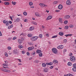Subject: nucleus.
Instances as JSON below:
<instances>
[{
    "mask_svg": "<svg viewBox=\"0 0 76 76\" xmlns=\"http://www.w3.org/2000/svg\"><path fill=\"white\" fill-rule=\"evenodd\" d=\"M72 54H72V53H71L69 54V56H72Z\"/></svg>",
    "mask_w": 76,
    "mask_h": 76,
    "instance_id": "nucleus-47",
    "label": "nucleus"
},
{
    "mask_svg": "<svg viewBox=\"0 0 76 76\" xmlns=\"http://www.w3.org/2000/svg\"><path fill=\"white\" fill-rule=\"evenodd\" d=\"M32 36V35L31 34H28V37H31Z\"/></svg>",
    "mask_w": 76,
    "mask_h": 76,
    "instance_id": "nucleus-28",
    "label": "nucleus"
},
{
    "mask_svg": "<svg viewBox=\"0 0 76 76\" xmlns=\"http://www.w3.org/2000/svg\"><path fill=\"white\" fill-rule=\"evenodd\" d=\"M44 4H43L40 3L39 5H40L41 7H44Z\"/></svg>",
    "mask_w": 76,
    "mask_h": 76,
    "instance_id": "nucleus-14",
    "label": "nucleus"
},
{
    "mask_svg": "<svg viewBox=\"0 0 76 76\" xmlns=\"http://www.w3.org/2000/svg\"><path fill=\"white\" fill-rule=\"evenodd\" d=\"M34 47L32 46V47H29L28 48V50H34Z\"/></svg>",
    "mask_w": 76,
    "mask_h": 76,
    "instance_id": "nucleus-10",
    "label": "nucleus"
},
{
    "mask_svg": "<svg viewBox=\"0 0 76 76\" xmlns=\"http://www.w3.org/2000/svg\"><path fill=\"white\" fill-rule=\"evenodd\" d=\"M3 22L4 23H6V25L7 26H8L9 25V22L8 21H6L5 20L3 21Z\"/></svg>",
    "mask_w": 76,
    "mask_h": 76,
    "instance_id": "nucleus-1",
    "label": "nucleus"
},
{
    "mask_svg": "<svg viewBox=\"0 0 76 76\" xmlns=\"http://www.w3.org/2000/svg\"><path fill=\"white\" fill-rule=\"evenodd\" d=\"M59 22H60V23H63V22H62V18H59L58 19Z\"/></svg>",
    "mask_w": 76,
    "mask_h": 76,
    "instance_id": "nucleus-19",
    "label": "nucleus"
},
{
    "mask_svg": "<svg viewBox=\"0 0 76 76\" xmlns=\"http://www.w3.org/2000/svg\"><path fill=\"white\" fill-rule=\"evenodd\" d=\"M70 16L69 15H66L64 16V18L66 19H69V18H70Z\"/></svg>",
    "mask_w": 76,
    "mask_h": 76,
    "instance_id": "nucleus-9",
    "label": "nucleus"
},
{
    "mask_svg": "<svg viewBox=\"0 0 76 76\" xmlns=\"http://www.w3.org/2000/svg\"><path fill=\"white\" fill-rule=\"evenodd\" d=\"M52 52L54 53V54H57V50L56 49V48H53L52 49Z\"/></svg>",
    "mask_w": 76,
    "mask_h": 76,
    "instance_id": "nucleus-2",
    "label": "nucleus"
},
{
    "mask_svg": "<svg viewBox=\"0 0 76 76\" xmlns=\"http://www.w3.org/2000/svg\"><path fill=\"white\" fill-rule=\"evenodd\" d=\"M59 35L61 36H63V35H64V34L62 32H61L59 33Z\"/></svg>",
    "mask_w": 76,
    "mask_h": 76,
    "instance_id": "nucleus-18",
    "label": "nucleus"
},
{
    "mask_svg": "<svg viewBox=\"0 0 76 76\" xmlns=\"http://www.w3.org/2000/svg\"><path fill=\"white\" fill-rule=\"evenodd\" d=\"M3 65L4 66H7V67H8V65H7V64H3Z\"/></svg>",
    "mask_w": 76,
    "mask_h": 76,
    "instance_id": "nucleus-41",
    "label": "nucleus"
},
{
    "mask_svg": "<svg viewBox=\"0 0 76 76\" xmlns=\"http://www.w3.org/2000/svg\"><path fill=\"white\" fill-rule=\"evenodd\" d=\"M53 64V63L51 62L49 63V65L50 66H52Z\"/></svg>",
    "mask_w": 76,
    "mask_h": 76,
    "instance_id": "nucleus-40",
    "label": "nucleus"
},
{
    "mask_svg": "<svg viewBox=\"0 0 76 76\" xmlns=\"http://www.w3.org/2000/svg\"><path fill=\"white\" fill-rule=\"evenodd\" d=\"M44 72H48V69L46 68L43 71Z\"/></svg>",
    "mask_w": 76,
    "mask_h": 76,
    "instance_id": "nucleus-24",
    "label": "nucleus"
},
{
    "mask_svg": "<svg viewBox=\"0 0 76 76\" xmlns=\"http://www.w3.org/2000/svg\"><path fill=\"white\" fill-rule=\"evenodd\" d=\"M56 37H57V35H55V36H52V38H56Z\"/></svg>",
    "mask_w": 76,
    "mask_h": 76,
    "instance_id": "nucleus-37",
    "label": "nucleus"
},
{
    "mask_svg": "<svg viewBox=\"0 0 76 76\" xmlns=\"http://www.w3.org/2000/svg\"><path fill=\"white\" fill-rule=\"evenodd\" d=\"M24 39V38H20V39L18 40V42L19 43V44H21L22 41Z\"/></svg>",
    "mask_w": 76,
    "mask_h": 76,
    "instance_id": "nucleus-6",
    "label": "nucleus"
},
{
    "mask_svg": "<svg viewBox=\"0 0 76 76\" xmlns=\"http://www.w3.org/2000/svg\"><path fill=\"white\" fill-rule=\"evenodd\" d=\"M53 63L56 64H58V62H57V60H54L53 61Z\"/></svg>",
    "mask_w": 76,
    "mask_h": 76,
    "instance_id": "nucleus-11",
    "label": "nucleus"
},
{
    "mask_svg": "<svg viewBox=\"0 0 76 76\" xmlns=\"http://www.w3.org/2000/svg\"><path fill=\"white\" fill-rule=\"evenodd\" d=\"M64 42H67V40L66 39H65L64 40Z\"/></svg>",
    "mask_w": 76,
    "mask_h": 76,
    "instance_id": "nucleus-54",
    "label": "nucleus"
},
{
    "mask_svg": "<svg viewBox=\"0 0 76 76\" xmlns=\"http://www.w3.org/2000/svg\"><path fill=\"white\" fill-rule=\"evenodd\" d=\"M35 61L36 63H38V62H39V61H38L37 60H35Z\"/></svg>",
    "mask_w": 76,
    "mask_h": 76,
    "instance_id": "nucleus-53",
    "label": "nucleus"
},
{
    "mask_svg": "<svg viewBox=\"0 0 76 76\" xmlns=\"http://www.w3.org/2000/svg\"><path fill=\"white\" fill-rule=\"evenodd\" d=\"M57 48L58 49L61 48V49H62V48H63V45H60Z\"/></svg>",
    "mask_w": 76,
    "mask_h": 76,
    "instance_id": "nucleus-12",
    "label": "nucleus"
},
{
    "mask_svg": "<svg viewBox=\"0 0 76 76\" xmlns=\"http://www.w3.org/2000/svg\"><path fill=\"white\" fill-rule=\"evenodd\" d=\"M10 26L12 28H13V24H12L11 26Z\"/></svg>",
    "mask_w": 76,
    "mask_h": 76,
    "instance_id": "nucleus-64",
    "label": "nucleus"
},
{
    "mask_svg": "<svg viewBox=\"0 0 76 76\" xmlns=\"http://www.w3.org/2000/svg\"><path fill=\"white\" fill-rule=\"evenodd\" d=\"M35 15L37 16H38L39 17H40V16H41V15H39V13L38 12H36L35 13Z\"/></svg>",
    "mask_w": 76,
    "mask_h": 76,
    "instance_id": "nucleus-13",
    "label": "nucleus"
},
{
    "mask_svg": "<svg viewBox=\"0 0 76 76\" xmlns=\"http://www.w3.org/2000/svg\"><path fill=\"white\" fill-rule=\"evenodd\" d=\"M58 8L59 9H60V10H61L62 9H63V5L61 4H60L58 6Z\"/></svg>",
    "mask_w": 76,
    "mask_h": 76,
    "instance_id": "nucleus-8",
    "label": "nucleus"
},
{
    "mask_svg": "<svg viewBox=\"0 0 76 76\" xmlns=\"http://www.w3.org/2000/svg\"><path fill=\"white\" fill-rule=\"evenodd\" d=\"M13 51L14 54H19V51L17 50H14Z\"/></svg>",
    "mask_w": 76,
    "mask_h": 76,
    "instance_id": "nucleus-7",
    "label": "nucleus"
},
{
    "mask_svg": "<svg viewBox=\"0 0 76 76\" xmlns=\"http://www.w3.org/2000/svg\"><path fill=\"white\" fill-rule=\"evenodd\" d=\"M72 70L73 72H76V67H74L72 69Z\"/></svg>",
    "mask_w": 76,
    "mask_h": 76,
    "instance_id": "nucleus-22",
    "label": "nucleus"
},
{
    "mask_svg": "<svg viewBox=\"0 0 76 76\" xmlns=\"http://www.w3.org/2000/svg\"><path fill=\"white\" fill-rule=\"evenodd\" d=\"M24 22H27V19H25V20H24Z\"/></svg>",
    "mask_w": 76,
    "mask_h": 76,
    "instance_id": "nucleus-49",
    "label": "nucleus"
},
{
    "mask_svg": "<svg viewBox=\"0 0 76 76\" xmlns=\"http://www.w3.org/2000/svg\"><path fill=\"white\" fill-rule=\"evenodd\" d=\"M11 28H12L10 26H8V29H11Z\"/></svg>",
    "mask_w": 76,
    "mask_h": 76,
    "instance_id": "nucleus-50",
    "label": "nucleus"
},
{
    "mask_svg": "<svg viewBox=\"0 0 76 76\" xmlns=\"http://www.w3.org/2000/svg\"><path fill=\"white\" fill-rule=\"evenodd\" d=\"M36 53L38 54H39V53H42V52L40 50H37L36 51Z\"/></svg>",
    "mask_w": 76,
    "mask_h": 76,
    "instance_id": "nucleus-16",
    "label": "nucleus"
},
{
    "mask_svg": "<svg viewBox=\"0 0 76 76\" xmlns=\"http://www.w3.org/2000/svg\"><path fill=\"white\" fill-rule=\"evenodd\" d=\"M70 60L72 61H75V58L73 56H72L70 57Z\"/></svg>",
    "mask_w": 76,
    "mask_h": 76,
    "instance_id": "nucleus-3",
    "label": "nucleus"
},
{
    "mask_svg": "<svg viewBox=\"0 0 76 76\" xmlns=\"http://www.w3.org/2000/svg\"><path fill=\"white\" fill-rule=\"evenodd\" d=\"M7 69H6L4 68L3 71V72H7Z\"/></svg>",
    "mask_w": 76,
    "mask_h": 76,
    "instance_id": "nucleus-45",
    "label": "nucleus"
},
{
    "mask_svg": "<svg viewBox=\"0 0 76 76\" xmlns=\"http://www.w3.org/2000/svg\"><path fill=\"white\" fill-rule=\"evenodd\" d=\"M50 69H52L53 68V66H51L50 67Z\"/></svg>",
    "mask_w": 76,
    "mask_h": 76,
    "instance_id": "nucleus-57",
    "label": "nucleus"
},
{
    "mask_svg": "<svg viewBox=\"0 0 76 76\" xmlns=\"http://www.w3.org/2000/svg\"><path fill=\"white\" fill-rule=\"evenodd\" d=\"M39 56L40 57H41L42 56V53H41L39 54Z\"/></svg>",
    "mask_w": 76,
    "mask_h": 76,
    "instance_id": "nucleus-44",
    "label": "nucleus"
},
{
    "mask_svg": "<svg viewBox=\"0 0 76 76\" xmlns=\"http://www.w3.org/2000/svg\"><path fill=\"white\" fill-rule=\"evenodd\" d=\"M9 22L10 24H12V22L11 21H10Z\"/></svg>",
    "mask_w": 76,
    "mask_h": 76,
    "instance_id": "nucleus-52",
    "label": "nucleus"
},
{
    "mask_svg": "<svg viewBox=\"0 0 76 76\" xmlns=\"http://www.w3.org/2000/svg\"><path fill=\"white\" fill-rule=\"evenodd\" d=\"M68 66H71L72 65V63H70V62H68V64H67Z\"/></svg>",
    "mask_w": 76,
    "mask_h": 76,
    "instance_id": "nucleus-29",
    "label": "nucleus"
},
{
    "mask_svg": "<svg viewBox=\"0 0 76 76\" xmlns=\"http://www.w3.org/2000/svg\"><path fill=\"white\" fill-rule=\"evenodd\" d=\"M16 3L15 2H13V1H12V3L14 5H15L16 4Z\"/></svg>",
    "mask_w": 76,
    "mask_h": 76,
    "instance_id": "nucleus-42",
    "label": "nucleus"
},
{
    "mask_svg": "<svg viewBox=\"0 0 76 76\" xmlns=\"http://www.w3.org/2000/svg\"><path fill=\"white\" fill-rule=\"evenodd\" d=\"M53 3L54 4H56L57 3H58V1H54Z\"/></svg>",
    "mask_w": 76,
    "mask_h": 76,
    "instance_id": "nucleus-38",
    "label": "nucleus"
},
{
    "mask_svg": "<svg viewBox=\"0 0 76 76\" xmlns=\"http://www.w3.org/2000/svg\"><path fill=\"white\" fill-rule=\"evenodd\" d=\"M39 38H42V34H39Z\"/></svg>",
    "mask_w": 76,
    "mask_h": 76,
    "instance_id": "nucleus-30",
    "label": "nucleus"
},
{
    "mask_svg": "<svg viewBox=\"0 0 76 76\" xmlns=\"http://www.w3.org/2000/svg\"><path fill=\"white\" fill-rule=\"evenodd\" d=\"M2 35V34H1V31H0V36H1Z\"/></svg>",
    "mask_w": 76,
    "mask_h": 76,
    "instance_id": "nucleus-62",
    "label": "nucleus"
},
{
    "mask_svg": "<svg viewBox=\"0 0 76 76\" xmlns=\"http://www.w3.org/2000/svg\"><path fill=\"white\" fill-rule=\"evenodd\" d=\"M42 67H46V64H45V63H42Z\"/></svg>",
    "mask_w": 76,
    "mask_h": 76,
    "instance_id": "nucleus-15",
    "label": "nucleus"
},
{
    "mask_svg": "<svg viewBox=\"0 0 76 76\" xmlns=\"http://www.w3.org/2000/svg\"><path fill=\"white\" fill-rule=\"evenodd\" d=\"M46 64H47V65H50V63H47Z\"/></svg>",
    "mask_w": 76,
    "mask_h": 76,
    "instance_id": "nucleus-63",
    "label": "nucleus"
},
{
    "mask_svg": "<svg viewBox=\"0 0 76 76\" xmlns=\"http://www.w3.org/2000/svg\"><path fill=\"white\" fill-rule=\"evenodd\" d=\"M69 28H72L73 27V25H70L69 26Z\"/></svg>",
    "mask_w": 76,
    "mask_h": 76,
    "instance_id": "nucleus-34",
    "label": "nucleus"
},
{
    "mask_svg": "<svg viewBox=\"0 0 76 76\" xmlns=\"http://www.w3.org/2000/svg\"><path fill=\"white\" fill-rule=\"evenodd\" d=\"M29 29L30 31H32V30H34V28L32 27H30Z\"/></svg>",
    "mask_w": 76,
    "mask_h": 76,
    "instance_id": "nucleus-26",
    "label": "nucleus"
},
{
    "mask_svg": "<svg viewBox=\"0 0 76 76\" xmlns=\"http://www.w3.org/2000/svg\"><path fill=\"white\" fill-rule=\"evenodd\" d=\"M20 21V18H17V19L15 20V22H19Z\"/></svg>",
    "mask_w": 76,
    "mask_h": 76,
    "instance_id": "nucleus-21",
    "label": "nucleus"
},
{
    "mask_svg": "<svg viewBox=\"0 0 76 76\" xmlns=\"http://www.w3.org/2000/svg\"><path fill=\"white\" fill-rule=\"evenodd\" d=\"M46 35L47 37H49V34H46Z\"/></svg>",
    "mask_w": 76,
    "mask_h": 76,
    "instance_id": "nucleus-55",
    "label": "nucleus"
},
{
    "mask_svg": "<svg viewBox=\"0 0 76 76\" xmlns=\"http://www.w3.org/2000/svg\"><path fill=\"white\" fill-rule=\"evenodd\" d=\"M22 54H25V51H22Z\"/></svg>",
    "mask_w": 76,
    "mask_h": 76,
    "instance_id": "nucleus-56",
    "label": "nucleus"
},
{
    "mask_svg": "<svg viewBox=\"0 0 76 76\" xmlns=\"http://www.w3.org/2000/svg\"><path fill=\"white\" fill-rule=\"evenodd\" d=\"M32 38H38V37H37V36H34L33 37H32Z\"/></svg>",
    "mask_w": 76,
    "mask_h": 76,
    "instance_id": "nucleus-46",
    "label": "nucleus"
},
{
    "mask_svg": "<svg viewBox=\"0 0 76 76\" xmlns=\"http://www.w3.org/2000/svg\"><path fill=\"white\" fill-rule=\"evenodd\" d=\"M4 4H5V5H9V4H10V3L6 2L4 3Z\"/></svg>",
    "mask_w": 76,
    "mask_h": 76,
    "instance_id": "nucleus-25",
    "label": "nucleus"
},
{
    "mask_svg": "<svg viewBox=\"0 0 76 76\" xmlns=\"http://www.w3.org/2000/svg\"><path fill=\"white\" fill-rule=\"evenodd\" d=\"M0 69L1 70V71H3V70L4 69V68H1Z\"/></svg>",
    "mask_w": 76,
    "mask_h": 76,
    "instance_id": "nucleus-51",
    "label": "nucleus"
},
{
    "mask_svg": "<svg viewBox=\"0 0 76 76\" xmlns=\"http://www.w3.org/2000/svg\"><path fill=\"white\" fill-rule=\"evenodd\" d=\"M29 4L30 6H32V5H33V3L32 2H30Z\"/></svg>",
    "mask_w": 76,
    "mask_h": 76,
    "instance_id": "nucleus-27",
    "label": "nucleus"
},
{
    "mask_svg": "<svg viewBox=\"0 0 76 76\" xmlns=\"http://www.w3.org/2000/svg\"><path fill=\"white\" fill-rule=\"evenodd\" d=\"M73 66L74 67H76V64H73Z\"/></svg>",
    "mask_w": 76,
    "mask_h": 76,
    "instance_id": "nucleus-43",
    "label": "nucleus"
},
{
    "mask_svg": "<svg viewBox=\"0 0 76 76\" xmlns=\"http://www.w3.org/2000/svg\"><path fill=\"white\" fill-rule=\"evenodd\" d=\"M26 54L27 56H29V52H27Z\"/></svg>",
    "mask_w": 76,
    "mask_h": 76,
    "instance_id": "nucleus-58",
    "label": "nucleus"
},
{
    "mask_svg": "<svg viewBox=\"0 0 76 76\" xmlns=\"http://www.w3.org/2000/svg\"><path fill=\"white\" fill-rule=\"evenodd\" d=\"M56 12H60V10H56Z\"/></svg>",
    "mask_w": 76,
    "mask_h": 76,
    "instance_id": "nucleus-61",
    "label": "nucleus"
},
{
    "mask_svg": "<svg viewBox=\"0 0 76 76\" xmlns=\"http://www.w3.org/2000/svg\"><path fill=\"white\" fill-rule=\"evenodd\" d=\"M68 23V21L67 20H65L64 22V24H67Z\"/></svg>",
    "mask_w": 76,
    "mask_h": 76,
    "instance_id": "nucleus-35",
    "label": "nucleus"
},
{
    "mask_svg": "<svg viewBox=\"0 0 76 76\" xmlns=\"http://www.w3.org/2000/svg\"><path fill=\"white\" fill-rule=\"evenodd\" d=\"M67 76H73L72 74H68L66 75Z\"/></svg>",
    "mask_w": 76,
    "mask_h": 76,
    "instance_id": "nucleus-32",
    "label": "nucleus"
},
{
    "mask_svg": "<svg viewBox=\"0 0 76 76\" xmlns=\"http://www.w3.org/2000/svg\"><path fill=\"white\" fill-rule=\"evenodd\" d=\"M65 36H66V37H71L72 36V34H68L65 35Z\"/></svg>",
    "mask_w": 76,
    "mask_h": 76,
    "instance_id": "nucleus-17",
    "label": "nucleus"
},
{
    "mask_svg": "<svg viewBox=\"0 0 76 76\" xmlns=\"http://www.w3.org/2000/svg\"><path fill=\"white\" fill-rule=\"evenodd\" d=\"M5 56H6V57H8V55L7 54V53L6 52L5 53Z\"/></svg>",
    "mask_w": 76,
    "mask_h": 76,
    "instance_id": "nucleus-39",
    "label": "nucleus"
},
{
    "mask_svg": "<svg viewBox=\"0 0 76 76\" xmlns=\"http://www.w3.org/2000/svg\"><path fill=\"white\" fill-rule=\"evenodd\" d=\"M31 39L32 40V41H36L37 39H35V38H31Z\"/></svg>",
    "mask_w": 76,
    "mask_h": 76,
    "instance_id": "nucleus-20",
    "label": "nucleus"
},
{
    "mask_svg": "<svg viewBox=\"0 0 76 76\" xmlns=\"http://www.w3.org/2000/svg\"><path fill=\"white\" fill-rule=\"evenodd\" d=\"M23 15H24V16H26L27 15V12H23Z\"/></svg>",
    "mask_w": 76,
    "mask_h": 76,
    "instance_id": "nucleus-23",
    "label": "nucleus"
},
{
    "mask_svg": "<svg viewBox=\"0 0 76 76\" xmlns=\"http://www.w3.org/2000/svg\"><path fill=\"white\" fill-rule=\"evenodd\" d=\"M69 28V27L67 26H66L64 27V29H68Z\"/></svg>",
    "mask_w": 76,
    "mask_h": 76,
    "instance_id": "nucleus-33",
    "label": "nucleus"
},
{
    "mask_svg": "<svg viewBox=\"0 0 76 76\" xmlns=\"http://www.w3.org/2000/svg\"><path fill=\"white\" fill-rule=\"evenodd\" d=\"M7 48L9 50H11V49H12V48H11V47L10 46V47H7Z\"/></svg>",
    "mask_w": 76,
    "mask_h": 76,
    "instance_id": "nucleus-36",
    "label": "nucleus"
},
{
    "mask_svg": "<svg viewBox=\"0 0 76 76\" xmlns=\"http://www.w3.org/2000/svg\"><path fill=\"white\" fill-rule=\"evenodd\" d=\"M34 25H37V23L35 22H34L33 23Z\"/></svg>",
    "mask_w": 76,
    "mask_h": 76,
    "instance_id": "nucleus-60",
    "label": "nucleus"
},
{
    "mask_svg": "<svg viewBox=\"0 0 76 76\" xmlns=\"http://www.w3.org/2000/svg\"><path fill=\"white\" fill-rule=\"evenodd\" d=\"M66 4L67 5H70V4H71L70 0H68L66 2Z\"/></svg>",
    "mask_w": 76,
    "mask_h": 76,
    "instance_id": "nucleus-4",
    "label": "nucleus"
},
{
    "mask_svg": "<svg viewBox=\"0 0 76 76\" xmlns=\"http://www.w3.org/2000/svg\"><path fill=\"white\" fill-rule=\"evenodd\" d=\"M18 47L19 48H22L23 47V46H22V45H18Z\"/></svg>",
    "mask_w": 76,
    "mask_h": 76,
    "instance_id": "nucleus-31",
    "label": "nucleus"
},
{
    "mask_svg": "<svg viewBox=\"0 0 76 76\" xmlns=\"http://www.w3.org/2000/svg\"><path fill=\"white\" fill-rule=\"evenodd\" d=\"M52 18L53 16H49L47 17V18L46 20H50V19H52Z\"/></svg>",
    "mask_w": 76,
    "mask_h": 76,
    "instance_id": "nucleus-5",
    "label": "nucleus"
},
{
    "mask_svg": "<svg viewBox=\"0 0 76 76\" xmlns=\"http://www.w3.org/2000/svg\"><path fill=\"white\" fill-rule=\"evenodd\" d=\"M43 7H47V5H45L44 4Z\"/></svg>",
    "mask_w": 76,
    "mask_h": 76,
    "instance_id": "nucleus-59",
    "label": "nucleus"
},
{
    "mask_svg": "<svg viewBox=\"0 0 76 76\" xmlns=\"http://www.w3.org/2000/svg\"><path fill=\"white\" fill-rule=\"evenodd\" d=\"M7 72V73L8 72H10V71L7 69V72Z\"/></svg>",
    "mask_w": 76,
    "mask_h": 76,
    "instance_id": "nucleus-48",
    "label": "nucleus"
}]
</instances>
